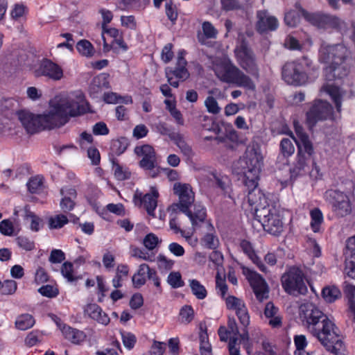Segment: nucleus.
I'll return each instance as SVG.
<instances>
[{"label": "nucleus", "mask_w": 355, "mask_h": 355, "mask_svg": "<svg viewBox=\"0 0 355 355\" xmlns=\"http://www.w3.org/2000/svg\"><path fill=\"white\" fill-rule=\"evenodd\" d=\"M85 313L92 319L98 323L107 325L110 322V318L102 309L96 304H89L85 308Z\"/></svg>", "instance_id": "nucleus-24"}, {"label": "nucleus", "mask_w": 355, "mask_h": 355, "mask_svg": "<svg viewBox=\"0 0 355 355\" xmlns=\"http://www.w3.org/2000/svg\"><path fill=\"white\" fill-rule=\"evenodd\" d=\"M216 287L217 289V292L220 296L225 300L227 297H225L227 293V286L225 283V277H221L219 272H217L216 276Z\"/></svg>", "instance_id": "nucleus-52"}, {"label": "nucleus", "mask_w": 355, "mask_h": 355, "mask_svg": "<svg viewBox=\"0 0 355 355\" xmlns=\"http://www.w3.org/2000/svg\"><path fill=\"white\" fill-rule=\"evenodd\" d=\"M261 164V155L253 148H248L239 161L244 184L248 189V202L254 210L256 219L266 231L277 235L282 230L280 216L275 207L269 205L266 195L257 189Z\"/></svg>", "instance_id": "nucleus-2"}, {"label": "nucleus", "mask_w": 355, "mask_h": 355, "mask_svg": "<svg viewBox=\"0 0 355 355\" xmlns=\"http://www.w3.org/2000/svg\"><path fill=\"white\" fill-rule=\"evenodd\" d=\"M76 49L80 54L87 58L93 56L95 53L92 43L86 40H80L76 44Z\"/></svg>", "instance_id": "nucleus-45"}, {"label": "nucleus", "mask_w": 355, "mask_h": 355, "mask_svg": "<svg viewBox=\"0 0 355 355\" xmlns=\"http://www.w3.org/2000/svg\"><path fill=\"white\" fill-rule=\"evenodd\" d=\"M316 70L313 61L304 56L286 63L282 68V75L287 84L300 86L306 84L309 80L311 74Z\"/></svg>", "instance_id": "nucleus-6"}, {"label": "nucleus", "mask_w": 355, "mask_h": 355, "mask_svg": "<svg viewBox=\"0 0 355 355\" xmlns=\"http://www.w3.org/2000/svg\"><path fill=\"white\" fill-rule=\"evenodd\" d=\"M216 76L223 82L234 84L245 89L254 91V83L249 76L238 68L227 57L216 58L213 62Z\"/></svg>", "instance_id": "nucleus-5"}, {"label": "nucleus", "mask_w": 355, "mask_h": 355, "mask_svg": "<svg viewBox=\"0 0 355 355\" xmlns=\"http://www.w3.org/2000/svg\"><path fill=\"white\" fill-rule=\"evenodd\" d=\"M294 128L298 137V139H295L298 151L292 171L293 173L299 175L308 171L311 157L314 150L308 135L298 122H294Z\"/></svg>", "instance_id": "nucleus-7"}, {"label": "nucleus", "mask_w": 355, "mask_h": 355, "mask_svg": "<svg viewBox=\"0 0 355 355\" xmlns=\"http://www.w3.org/2000/svg\"><path fill=\"white\" fill-rule=\"evenodd\" d=\"M322 297L327 302H333L341 297L339 288L335 286H328L322 289Z\"/></svg>", "instance_id": "nucleus-42"}, {"label": "nucleus", "mask_w": 355, "mask_h": 355, "mask_svg": "<svg viewBox=\"0 0 355 355\" xmlns=\"http://www.w3.org/2000/svg\"><path fill=\"white\" fill-rule=\"evenodd\" d=\"M310 226L314 232H318L324 222L323 214L319 208H313L310 211Z\"/></svg>", "instance_id": "nucleus-33"}, {"label": "nucleus", "mask_w": 355, "mask_h": 355, "mask_svg": "<svg viewBox=\"0 0 355 355\" xmlns=\"http://www.w3.org/2000/svg\"><path fill=\"white\" fill-rule=\"evenodd\" d=\"M16 242L21 249L31 251L35 248V243L25 236H19L16 239Z\"/></svg>", "instance_id": "nucleus-60"}, {"label": "nucleus", "mask_w": 355, "mask_h": 355, "mask_svg": "<svg viewBox=\"0 0 355 355\" xmlns=\"http://www.w3.org/2000/svg\"><path fill=\"white\" fill-rule=\"evenodd\" d=\"M173 191L174 193L178 196L179 202L171 205L168 211L172 214L177 213L178 211H187L195 200L191 187L189 184L176 182L173 185Z\"/></svg>", "instance_id": "nucleus-10"}, {"label": "nucleus", "mask_w": 355, "mask_h": 355, "mask_svg": "<svg viewBox=\"0 0 355 355\" xmlns=\"http://www.w3.org/2000/svg\"><path fill=\"white\" fill-rule=\"evenodd\" d=\"M135 153L141 157L139 162L140 166L144 169L153 168L156 164V155L154 148L150 145L137 146L135 149Z\"/></svg>", "instance_id": "nucleus-17"}, {"label": "nucleus", "mask_w": 355, "mask_h": 355, "mask_svg": "<svg viewBox=\"0 0 355 355\" xmlns=\"http://www.w3.org/2000/svg\"><path fill=\"white\" fill-rule=\"evenodd\" d=\"M193 309L191 306H184L180 309V318L182 322H190L193 318Z\"/></svg>", "instance_id": "nucleus-55"}, {"label": "nucleus", "mask_w": 355, "mask_h": 355, "mask_svg": "<svg viewBox=\"0 0 355 355\" xmlns=\"http://www.w3.org/2000/svg\"><path fill=\"white\" fill-rule=\"evenodd\" d=\"M112 169L114 172L115 178L119 180H124L128 179L130 176V171L129 169L121 165L116 160H112Z\"/></svg>", "instance_id": "nucleus-40"}, {"label": "nucleus", "mask_w": 355, "mask_h": 355, "mask_svg": "<svg viewBox=\"0 0 355 355\" xmlns=\"http://www.w3.org/2000/svg\"><path fill=\"white\" fill-rule=\"evenodd\" d=\"M234 54L236 60L241 67L253 77L258 78L259 76V69L254 54L244 42H242L236 46Z\"/></svg>", "instance_id": "nucleus-9"}, {"label": "nucleus", "mask_w": 355, "mask_h": 355, "mask_svg": "<svg viewBox=\"0 0 355 355\" xmlns=\"http://www.w3.org/2000/svg\"><path fill=\"white\" fill-rule=\"evenodd\" d=\"M38 292L42 296L49 298L55 297L59 294L58 288L51 285L42 286L38 289Z\"/></svg>", "instance_id": "nucleus-54"}, {"label": "nucleus", "mask_w": 355, "mask_h": 355, "mask_svg": "<svg viewBox=\"0 0 355 355\" xmlns=\"http://www.w3.org/2000/svg\"><path fill=\"white\" fill-rule=\"evenodd\" d=\"M109 87L108 75L101 73L92 80L89 89V94L93 98H97L103 89H108Z\"/></svg>", "instance_id": "nucleus-23"}, {"label": "nucleus", "mask_w": 355, "mask_h": 355, "mask_svg": "<svg viewBox=\"0 0 355 355\" xmlns=\"http://www.w3.org/2000/svg\"><path fill=\"white\" fill-rule=\"evenodd\" d=\"M35 73L37 76H45L54 81L60 80L64 77L62 68L49 59H44L41 61Z\"/></svg>", "instance_id": "nucleus-16"}, {"label": "nucleus", "mask_w": 355, "mask_h": 355, "mask_svg": "<svg viewBox=\"0 0 355 355\" xmlns=\"http://www.w3.org/2000/svg\"><path fill=\"white\" fill-rule=\"evenodd\" d=\"M35 324L33 317L28 313L18 316L15 321L16 327L21 331L31 328Z\"/></svg>", "instance_id": "nucleus-41"}, {"label": "nucleus", "mask_w": 355, "mask_h": 355, "mask_svg": "<svg viewBox=\"0 0 355 355\" xmlns=\"http://www.w3.org/2000/svg\"><path fill=\"white\" fill-rule=\"evenodd\" d=\"M24 220L29 223V227L33 232H38L42 226V219L27 207L24 209Z\"/></svg>", "instance_id": "nucleus-31"}, {"label": "nucleus", "mask_w": 355, "mask_h": 355, "mask_svg": "<svg viewBox=\"0 0 355 355\" xmlns=\"http://www.w3.org/2000/svg\"><path fill=\"white\" fill-rule=\"evenodd\" d=\"M324 198L332 205V211L339 217H344L352 213V204L349 197L338 190H328L324 193Z\"/></svg>", "instance_id": "nucleus-11"}, {"label": "nucleus", "mask_w": 355, "mask_h": 355, "mask_svg": "<svg viewBox=\"0 0 355 355\" xmlns=\"http://www.w3.org/2000/svg\"><path fill=\"white\" fill-rule=\"evenodd\" d=\"M187 61L182 55H180L178 58L177 67L174 71H171V74L174 75L176 78L180 80H185L189 76V73L186 69Z\"/></svg>", "instance_id": "nucleus-37"}, {"label": "nucleus", "mask_w": 355, "mask_h": 355, "mask_svg": "<svg viewBox=\"0 0 355 355\" xmlns=\"http://www.w3.org/2000/svg\"><path fill=\"white\" fill-rule=\"evenodd\" d=\"M294 344L296 348L294 355H310L309 353L306 351V347L308 345V341L305 336H295Z\"/></svg>", "instance_id": "nucleus-43"}, {"label": "nucleus", "mask_w": 355, "mask_h": 355, "mask_svg": "<svg viewBox=\"0 0 355 355\" xmlns=\"http://www.w3.org/2000/svg\"><path fill=\"white\" fill-rule=\"evenodd\" d=\"M69 222L67 217L64 214H58L49 219L50 229H60Z\"/></svg>", "instance_id": "nucleus-47"}, {"label": "nucleus", "mask_w": 355, "mask_h": 355, "mask_svg": "<svg viewBox=\"0 0 355 355\" xmlns=\"http://www.w3.org/2000/svg\"><path fill=\"white\" fill-rule=\"evenodd\" d=\"M332 106L327 101H316L306 113V124L312 128L318 121L326 120L332 115Z\"/></svg>", "instance_id": "nucleus-12"}, {"label": "nucleus", "mask_w": 355, "mask_h": 355, "mask_svg": "<svg viewBox=\"0 0 355 355\" xmlns=\"http://www.w3.org/2000/svg\"><path fill=\"white\" fill-rule=\"evenodd\" d=\"M211 176L216 181L218 187L221 189L225 193H227L229 197H232L230 192V180L226 175H217L216 173H212Z\"/></svg>", "instance_id": "nucleus-46"}, {"label": "nucleus", "mask_w": 355, "mask_h": 355, "mask_svg": "<svg viewBox=\"0 0 355 355\" xmlns=\"http://www.w3.org/2000/svg\"><path fill=\"white\" fill-rule=\"evenodd\" d=\"M121 25L127 28L135 30L137 27V22L133 15L121 17Z\"/></svg>", "instance_id": "nucleus-63"}, {"label": "nucleus", "mask_w": 355, "mask_h": 355, "mask_svg": "<svg viewBox=\"0 0 355 355\" xmlns=\"http://www.w3.org/2000/svg\"><path fill=\"white\" fill-rule=\"evenodd\" d=\"M208 232L205 234L200 239V244L206 248L215 250L220 244L219 239L216 234V232L213 225L210 223L207 224Z\"/></svg>", "instance_id": "nucleus-27"}, {"label": "nucleus", "mask_w": 355, "mask_h": 355, "mask_svg": "<svg viewBox=\"0 0 355 355\" xmlns=\"http://www.w3.org/2000/svg\"><path fill=\"white\" fill-rule=\"evenodd\" d=\"M242 251L248 257V258L254 263L257 268L263 272H267L268 269L263 263L259 257L257 255L252 245L246 240H243L240 243Z\"/></svg>", "instance_id": "nucleus-25"}, {"label": "nucleus", "mask_w": 355, "mask_h": 355, "mask_svg": "<svg viewBox=\"0 0 355 355\" xmlns=\"http://www.w3.org/2000/svg\"><path fill=\"white\" fill-rule=\"evenodd\" d=\"M159 196V191L156 187H150L149 191L143 194L141 191L137 190L134 194L135 205L143 206L147 214L155 217V211L157 207V199Z\"/></svg>", "instance_id": "nucleus-13"}, {"label": "nucleus", "mask_w": 355, "mask_h": 355, "mask_svg": "<svg viewBox=\"0 0 355 355\" xmlns=\"http://www.w3.org/2000/svg\"><path fill=\"white\" fill-rule=\"evenodd\" d=\"M320 92L329 94L334 101L336 108L338 112L341 111L342 101L341 98L343 95V92L332 83H327L324 85Z\"/></svg>", "instance_id": "nucleus-26"}, {"label": "nucleus", "mask_w": 355, "mask_h": 355, "mask_svg": "<svg viewBox=\"0 0 355 355\" xmlns=\"http://www.w3.org/2000/svg\"><path fill=\"white\" fill-rule=\"evenodd\" d=\"M0 232L5 236H12L14 233L12 223L8 219L3 220L0 223Z\"/></svg>", "instance_id": "nucleus-62"}, {"label": "nucleus", "mask_w": 355, "mask_h": 355, "mask_svg": "<svg viewBox=\"0 0 355 355\" xmlns=\"http://www.w3.org/2000/svg\"><path fill=\"white\" fill-rule=\"evenodd\" d=\"M345 257V270L348 277L355 279V236L347 241Z\"/></svg>", "instance_id": "nucleus-20"}, {"label": "nucleus", "mask_w": 355, "mask_h": 355, "mask_svg": "<svg viewBox=\"0 0 355 355\" xmlns=\"http://www.w3.org/2000/svg\"><path fill=\"white\" fill-rule=\"evenodd\" d=\"M165 352V343L163 342L153 341L150 349L151 355H163Z\"/></svg>", "instance_id": "nucleus-64"}, {"label": "nucleus", "mask_w": 355, "mask_h": 355, "mask_svg": "<svg viewBox=\"0 0 355 355\" xmlns=\"http://www.w3.org/2000/svg\"><path fill=\"white\" fill-rule=\"evenodd\" d=\"M161 242L162 240L153 233L146 234L143 239V245L148 250H155Z\"/></svg>", "instance_id": "nucleus-49"}, {"label": "nucleus", "mask_w": 355, "mask_h": 355, "mask_svg": "<svg viewBox=\"0 0 355 355\" xmlns=\"http://www.w3.org/2000/svg\"><path fill=\"white\" fill-rule=\"evenodd\" d=\"M205 105L209 113L216 114L220 111V107L218 106L216 100L211 96L205 99Z\"/></svg>", "instance_id": "nucleus-58"}, {"label": "nucleus", "mask_w": 355, "mask_h": 355, "mask_svg": "<svg viewBox=\"0 0 355 355\" xmlns=\"http://www.w3.org/2000/svg\"><path fill=\"white\" fill-rule=\"evenodd\" d=\"M17 288V284L15 281L9 279L1 282V293L3 295L13 294Z\"/></svg>", "instance_id": "nucleus-57"}, {"label": "nucleus", "mask_w": 355, "mask_h": 355, "mask_svg": "<svg viewBox=\"0 0 355 355\" xmlns=\"http://www.w3.org/2000/svg\"><path fill=\"white\" fill-rule=\"evenodd\" d=\"M324 29L327 28H336L339 31L344 33L346 28V24L344 21L338 17L324 14Z\"/></svg>", "instance_id": "nucleus-35"}, {"label": "nucleus", "mask_w": 355, "mask_h": 355, "mask_svg": "<svg viewBox=\"0 0 355 355\" xmlns=\"http://www.w3.org/2000/svg\"><path fill=\"white\" fill-rule=\"evenodd\" d=\"M243 273L249 281L258 300L262 301L268 297V287L265 279L257 272L249 268H243Z\"/></svg>", "instance_id": "nucleus-14"}, {"label": "nucleus", "mask_w": 355, "mask_h": 355, "mask_svg": "<svg viewBox=\"0 0 355 355\" xmlns=\"http://www.w3.org/2000/svg\"><path fill=\"white\" fill-rule=\"evenodd\" d=\"M61 199L60 206L63 211H69L74 208L75 199L77 196L76 191L74 188L65 187L60 190Z\"/></svg>", "instance_id": "nucleus-22"}, {"label": "nucleus", "mask_w": 355, "mask_h": 355, "mask_svg": "<svg viewBox=\"0 0 355 355\" xmlns=\"http://www.w3.org/2000/svg\"><path fill=\"white\" fill-rule=\"evenodd\" d=\"M240 340L237 337H230L228 344L230 355H241L240 344H242L247 353L250 354L252 351V342L250 340L249 334L247 331H244L240 334Z\"/></svg>", "instance_id": "nucleus-19"}, {"label": "nucleus", "mask_w": 355, "mask_h": 355, "mask_svg": "<svg viewBox=\"0 0 355 355\" xmlns=\"http://www.w3.org/2000/svg\"><path fill=\"white\" fill-rule=\"evenodd\" d=\"M157 265L160 270H169L174 265V261L167 258L166 256L159 254L157 257Z\"/></svg>", "instance_id": "nucleus-59"}, {"label": "nucleus", "mask_w": 355, "mask_h": 355, "mask_svg": "<svg viewBox=\"0 0 355 355\" xmlns=\"http://www.w3.org/2000/svg\"><path fill=\"white\" fill-rule=\"evenodd\" d=\"M300 317L308 331L328 351L337 354L343 349L338 328L316 305L311 302L302 304Z\"/></svg>", "instance_id": "nucleus-3"}, {"label": "nucleus", "mask_w": 355, "mask_h": 355, "mask_svg": "<svg viewBox=\"0 0 355 355\" xmlns=\"http://www.w3.org/2000/svg\"><path fill=\"white\" fill-rule=\"evenodd\" d=\"M182 213L189 217L193 227L202 223L206 218V209L200 205H195L193 213L189 209H187V211H183Z\"/></svg>", "instance_id": "nucleus-30"}, {"label": "nucleus", "mask_w": 355, "mask_h": 355, "mask_svg": "<svg viewBox=\"0 0 355 355\" xmlns=\"http://www.w3.org/2000/svg\"><path fill=\"white\" fill-rule=\"evenodd\" d=\"M189 285L193 295L198 300H203L207 297V292L205 287L197 279H189Z\"/></svg>", "instance_id": "nucleus-39"}, {"label": "nucleus", "mask_w": 355, "mask_h": 355, "mask_svg": "<svg viewBox=\"0 0 355 355\" xmlns=\"http://www.w3.org/2000/svg\"><path fill=\"white\" fill-rule=\"evenodd\" d=\"M152 269L146 263L139 266V269L132 277V283L135 287L139 288L144 285L148 278Z\"/></svg>", "instance_id": "nucleus-29"}, {"label": "nucleus", "mask_w": 355, "mask_h": 355, "mask_svg": "<svg viewBox=\"0 0 355 355\" xmlns=\"http://www.w3.org/2000/svg\"><path fill=\"white\" fill-rule=\"evenodd\" d=\"M87 109L88 104L83 93L78 90L55 96L49 103L48 110L42 114H35L21 110L18 112V118L26 132L34 134L62 126L70 117L82 114Z\"/></svg>", "instance_id": "nucleus-1"}, {"label": "nucleus", "mask_w": 355, "mask_h": 355, "mask_svg": "<svg viewBox=\"0 0 355 355\" xmlns=\"http://www.w3.org/2000/svg\"><path fill=\"white\" fill-rule=\"evenodd\" d=\"M284 21L286 24L291 27H295L300 21V14L297 11H289L285 14Z\"/></svg>", "instance_id": "nucleus-56"}, {"label": "nucleus", "mask_w": 355, "mask_h": 355, "mask_svg": "<svg viewBox=\"0 0 355 355\" xmlns=\"http://www.w3.org/2000/svg\"><path fill=\"white\" fill-rule=\"evenodd\" d=\"M324 29L327 28H336L339 31L344 33L346 28V24L344 21L338 17L324 14Z\"/></svg>", "instance_id": "nucleus-34"}, {"label": "nucleus", "mask_w": 355, "mask_h": 355, "mask_svg": "<svg viewBox=\"0 0 355 355\" xmlns=\"http://www.w3.org/2000/svg\"><path fill=\"white\" fill-rule=\"evenodd\" d=\"M168 284L174 288L182 287L184 282L182 279V275L179 272H171L167 277Z\"/></svg>", "instance_id": "nucleus-53"}, {"label": "nucleus", "mask_w": 355, "mask_h": 355, "mask_svg": "<svg viewBox=\"0 0 355 355\" xmlns=\"http://www.w3.org/2000/svg\"><path fill=\"white\" fill-rule=\"evenodd\" d=\"M28 11L27 6L24 3H15L10 10V17L14 20L21 21L26 17Z\"/></svg>", "instance_id": "nucleus-44"}, {"label": "nucleus", "mask_w": 355, "mask_h": 355, "mask_svg": "<svg viewBox=\"0 0 355 355\" xmlns=\"http://www.w3.org/2000/svg\"><path fill=\"white\" fill-rule=\"evenodd\" d=\"M105 34L113 38L114 40L115 39L118 38L121 35V33L118 29L115 28H107V26H105L102 28L101 37L103 41L104 50L108 51L110 48L106 42V38L105 36Z\"/></svg>", "instance_id": "nucleus-48"}, {"label": "nucleus", "mask_w": 355, "mask_h": 355, "mask_svg": "<svg viewBox=\"0 0 355 355\" xmlns=\"http://www.w3.org/2000/svg\"><path fill=\"white\" fill-rule=\"evenodd\" d=\"M227 309L235 311L240 324L246 329L250 324V315L245 302L240 298L229 295L225 298ZM244 331H246L244 329Z\"/></svg>", "instance_id": "nucleus-15"}, {"label": "nucleus", "mask_w": 355, "mask_h": 355, "mask_svg": "<svg viewBox=\"0 0 355 355\" xmlns=\"http://www.w3.org/2000/svg\"><path fill=\"white\" fill-rule=\"evenodd\" d=\"M257 28L259 32L273 31L278 28L279 22L277 19L270 15L268 11L259 10L257 12Z\"/></svg>", "instance_id": "nucleus-18"}, {"label": "nucleus", "mask_w": 355, "mask_h": 355, "mask_svg": "<svg viewBox=\"0 0 355 355\" xmlns=\"http://www.w3.org/2000/svg\"><path fill=\"white\" fill-rule=\"evenodd\" d=\"M292 135V133H291ZM295 140L298 139V137L296 138L291 135V139L284 138L282 139L280 142V154L284 157L288 158L291 157L295 153V146L293 144V141L295 142Z\"/></svg>", "instance_id": "nucleus-36"}, {"label": "nucleus", "mask_w": 355, "mask_h": 355, "mask_svg": "<svg viewBox=\"0 0 355 355\" xmlns=\"http://www.w3.org/2000/svg\"><path fill=\"white\" fill-rule=\"evenodd\" d=\"M171 138L187 160L193 158L194 152L191 146L186 142L181 135L174 134Z\"/></svg>", "instance_id": "nucleus-28"}, {"label": "nucleus", "mask_w": 355, "mask_h": 355, "mask_svg": "<svg viewBox=\"0 0 355 355\" xmlns=\"http://www.w3.org/2000/svg\"><path fill=\"white\" fill-rule=\"evenodd\" d=\"M304 17V19L312 25L319 28H323L324 26V14L323 13H309L303 9L300 10Z\"/></svg>", "instance_id": "nucleus-32"}, {"label": "nucleus", "mask_w": 355, "mask_h": 355, "mask_svg": "<svg viewBox=\"0 0 355 355\" xmlns=\"http://www.w3.org/2000/svg\"><path fill=\"white\" fill-rule=\"evenodd\" d=\"M61 273L64 278H66L69 282H74L78 280V277H77L73 271V266L71 262H64L61 268Z\"/></svg>", "instance_id": "nucleus-50"}, {"label": "nucleus", "mask_w": 355, "mask_h": 355, "mask_svg": "<svg viewBox=\"0 0 355 355\" xmlns=\"http://www.w3.org/2000/svg\"><path fill=\"white\" fill-rule=\"evenodd\" d=\"M54 322L62 332L63 336L68 340L73 343H78L83 339V334L81 331L67 325L59 318L55 317Z\"/></svg>", "instance_id": "nucleus-21"}, {"label": "nucleus", "mask_w": 355, "mask_h": 355, "mask_svg": "<svg viewBox=\"0 0 355 355\" xmlns=\"http://www.w3.org/2000/svg\"><path fill=\"white\" fill-rule=\"evenodd\" d=\"M103 100L107 103H122L124 104H131L132 99L130 96H120L114 92L105 93L103 95Z\"/></svg>", "instance_id": "nucleus-38"}, {"label": "nucleus", "mask_w": 355, "mask_h": 355, "mask_svg": "<svg viewBox=\"0 0 355 355\" xmlns=\"http://www.w3.org/2000/svg\"><path fill=\"white\" fill-rule=\"evenodd\" d=\"M351 51L344 44H329L322 42L318 59L326 64L324 76L329 81L346 76L349 71Z\"/></svg>", "instance_id": "nucleus-4"}, {"label": "nucleus", "mask_w": 355, "mask_h": 355, "mask_svg": "<svg viewBox=\"0 0 355 355\" xmlns=\"http://www.w3.org/2000/svg\"><path fill=\"white\" fill-rule=\"evenodd\" d=\"M28 191L32 193H39L43 187L42 178L40 176H35L30 179L27 182Z\"/></svg>", "instance_id": "nucleus-51"}, {"label": "nucleus", "mask_w": 355, "mask_h": 355, "mask_svg": "<svg viewBox=\"0 0 355 355\" xmlns=\"http://www.w3.org/2000/svg\"><path fill=\"white\" fill-rule=\"evenodd\" d=\"M281 282L284 291L290 295H304L307 292L304 273L298 268H291L284 272Z\"/></svg>", "instance_id": "nucleus-8"}, {"label": "nucleus", "mask_w": 355, "mask_h": 355, "mask_svg": "<svg viewBox=\"0 0 355 355\" xmlns=\"http://www.w3.org/2000/svg\"><path fill=\"white\" fill-rule=\"evenodd\" d=\"M202 29L205 36L207 38H216L218 34V31L215 27L209 21L202 23Z\"/></svg>", "instance_id": "nucleus-61"}]
</instances>
